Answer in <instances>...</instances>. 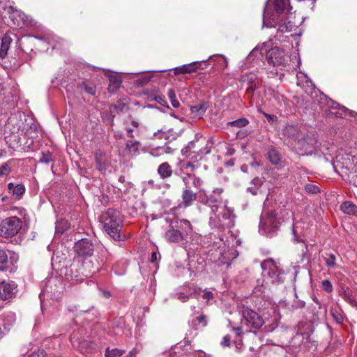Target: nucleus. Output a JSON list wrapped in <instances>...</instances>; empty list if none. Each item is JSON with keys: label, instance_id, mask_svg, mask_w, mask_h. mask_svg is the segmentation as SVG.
I'll return each instance as SVG.
<instances>
[{"label": "nucleus", "instance_id": "obj_1", "mask_svg": "<svg viewBox=\"0 0 357 357\" xmlns=\"http://www.w3.org/2000/svg\"><path fill=\"white\" fill-rule=\"evenodd\" d=\"M291 10L289 0H268L264 10L263 27L278 26L276 38L278 40H280V33H291L290 36L300 35L296 31V23L292 21L295 16Z\"/></svg>", "mask_w": 357, "mask_h": 357}, {"label": "nucleus", "instance_id": "obj_2", "mask_svg": "<svg viewBox=\"0 0 357 357\" xmlns=\"http://www.w3.org/2000/svg\"><path fill=\"white\" fill-rule=\"evenodd\" d=\"M222 190L217 188L207 198L206 204L211 208L209 224L215 228H231L234 226L235 215L233 210L222 204L220 195Z\"/></svg>", "mask_w": 357, "mask_h": 357}, {"label": "nucleus", "instance_id": "obj_3", "mask_svg": "<svg viewBox=\"0 0 357 357\" xmlns=\"http://www.w3.org/2000/svg\"><path fill=\"white\" fill-rule=\"evenodd\" d=\"M105 231L114 240L120 241V231L123 220L119 211L109 208L101 216Z\"/></svg>", "mask_w": 357, "mask_h": 357}, {"label": "nucleus", "instance_id": "obj_4", "mask_svg": "<svg viewBox=\"0 0 357 357\" xmlns=\"http://www.w3.org/2000/svg\"><path fill=\"white\" fill-rule=\"evenodd\" d=\"M208 142L204 138L199 140L192 141L184 147L181 152L185 158L192 162H197L202 159V158L210 153L211 149L208 147Z\"/></svg>", "mask_w": 357, "mask_h": 357}, {"label": "nucleus", "instance_id": "obj_5", "mask_svg": "<svg viewBox=\"0 0 357 357\" xmlns=\"http://www.w3.org/2000/svg\"><path fill=\"white\" fill-rule=\"evenodd\" d=\"M291 146H294L296 152L302 155H311L315 153L319 143L314 134L307 135L303 137L298 134L296 138H291Z\"/></svg>", "mask_w": 357, "mask_h": 357}, {"label": "nucleus", "instance_id": "obj_6", "mask_svg": "<svg viewBox=\"0 0 357 357\" xmlns=\"http://www.w3.org/2000/svg\"><path fill=\"white\" fill-rule=\"evenodd\" d=\"M280 225L281 221L278 219V213L275 211L264 212L261 216L259 231L263 235L272 237Z\"/></svg>", "mask_w": 357, "mask_h": 357}, {"label": "nucleus", "instance_id": "obj_7", "mask_svg": "<svg viewBox=\"0 0 357 357\" xmlns=\"http://www.w3.org/2000/svg\"><path fill=\"white\" fill-rule=\"evenodd\" d=\"M262 268V275L265 284L262 286H268L270 284L279 283L281 281L282 272L276 261L271 259L264 260L261 264Z\"/></svg>", "mask_w": 357, "mask_h": 357}, {"label": "nucleus", "instance_id": "obj_8", "mask_svg": "<svg viewBox=\"0 0 357 357\" xmlns=\"http://www.w3.org/2000/svg\"><path fill=\"white\" fill-rule=\"evenodd\" d=\"M22 227V222L19 218H7L0 222V236L5 238L13 237L18 234Z\"/></svg>", "mask_w": 357, "mask_h": 357}, {"label": "nucleus", "instance_id": "obj_9", "mask_svg": "<svg viewBox=\"0 0 357 357\" xmlns=\"http://www.w3.org/2000/svg\"><path fill=\"white\" fill-rule=\"evenodd\" d=\"M266 58L268 63L282 68L289 66V62L292 61V59L286 53L285 50L278 47L269 50L266 54Z\"/></svg>", "mask_w": 357, "mask_h": 357}, {"label": "nucleus", "instance_id": "obj_10", "mask_svg": "<svg viewBox=\"0 0 357 357\" xmlns=\"http://www.w3.org/2000/svg\"><path fill=\"white\" fill-rule=\"evenodd\" d=\"M242 315V322L249 327L259 328L264 324L263 318L256 312L248 307H243Z\"/></svg>", "mask_w": 357, "mask_h": 357}, {"label": "nucleus", "instance_id": "obj_11", "mask_svg": "<svg viewBox=\"0 0 357 357\" xmlns=\"http://www.w3.org/2000/svg\"><path fill=\"white\" fill-rule=\"evenodd\" d=\"M74 250L78 256L86 257L92 255L94 251V248L91 241L86 238H82L75 243Z\"/></svg>", "mask_w": 357, "mask_h": 357}, {"label": "nucleus", "instance_id": "obj_12", "mask_svg": "<svg viewBox=\"0 0 357 357\" xmlns=\"http://www.w3.org/2000/svg\"><path fill=\"white\" fill-rule=\"evenodd\" d=\"M326 104L331 109V113L336 117L347 118L348 116H353V112L344 106L340 105L337 102H335L331 99L327 100Z\"/></svg>", "mask_w": 357, "mask_h": 357}, {"label": "nucleus", "instance_id": "obj_13", "mask_svg": "<svg viewBox=\"0 0 357 357\" xmlns=\"http://www.w3.org/2000/svg\"><path fill=\"white\" fill-rule=\"evenodd\" d=\"M17 285L14 282H0V300L11 298L15 294Z\"/></svg>", "mask_w": 357, "mask_h": 357}, {"label": "nucleus", "instance_id": "obj_14", "mask_svg": "<svg viewBox=\"0 0 357 357\" xmlns=\"http://www.w3.org/2000/svg\"><path fill=\"white\" fill-rule=\"evenodd\" d=\"M15 321L14 313L9 312L0 317V335L7 332Z\"/></svg>", "mask_w": 357, "mask_h": 357}, {"label": "nucleus", "instance_id": "obj_15", "mask_svg": "<svg viewBox=\"0 0 357 357\" xmlns=\"http://www.w3.org/2000/svg\"><path fill=\"white\" fill-rule=\"evenodd\" d=\"M71 342L73 346L82 354H91L93 351V344L89 340H79L75 337H71Z\"/></svg>", "mask_w": 357, "mask_h": 357}, {"label": "nucleus", "instance_id": "obj_16", "mask_svg": "<svg viewBox=\"0 0 357 357\" xmlns=\"http://www.w3.org/2000/svg\"><path fill=\"white\" fill-rule=\"evenodd\" d=\"M95 158L97 169L101 172H105L109 165L107 155L100 151H97L95 153Z\"/></svg>", "mask_w": 357, "mask_h": 357}, {"label": "nucleus", "instance_id": "obj_17", "mask_svg": "<svg viewBox=\"0 0 357 357\" xmlns=\"http://www.w3.org/2000/svg\"><path fill=\"white\" fill-rule=\"evenodd\" d=\"M183 181L187 188L192 186L199 189L203 184V181L199 177L190 173H186V175L183 177Z\"/></svg>", "mask_w": 357, "mask_h": 357}, {"label": "nucleus", "instance_id": "obj_18", "mask_svg": "<svg viewBox=\"0 0 357 357\" xmlns=\"http://www.w3.org/2000/svg\"><path fill=\"white\" fill-rule=\"evenodd\" d=\"M199 66V62L195 61L190 63L184 64L174 68V75L188 74L195 72Z\"/></svg>", "mask_w": 357, "mask_h": 357}, {"label": "nucleus", "instance_id": "obj_19", "mask_svg": "<svg viewBox=\"0 0 357 357\" xmlns=\"http://www.w3.org/2000/svg\"><path fill=\"white\" fill-rule=\"evenodd\" d=\"M165 237L169 242L179 243L183 240V236L178 230L174 229L172 226L165 233Z\"/></svg>", "mask_w": 357, "mask_h": 357}, {"label": "nucleus", "instance_id": "obj_20", "mask_svg": "<svg viewBox=\"0 0 357 357\" xmlns=\"http://www.w3.org/2000/svg\"><path fill=\"white\" fill-rule=\"evenodd\" d=\"M12 42L11 38L8 35H4L0 43V57L3 59L6 56L8 51Z\"/></svg>", "mask_w": 357, "mask_h": 357}, {"label": "nucleus", "instance_id": "obj_21", "mask_svg": "<svg viewBox=\"0 0 357 357\" xmlns=\"http://www.w3.org/2000/svg\"><path fill=\"white\" fill-rule=\"evenodd\" d=\"M177 133L171 129L167 130H159L158 132L154 133V137L155 138H164L167 141L175 139L177 137Z\"/></svg>", "mask_w": 357, "mask_h": 357}, {"label": "nucleus", "instance_id": "obj_22", "mask_svg": "<svg viewBox=\"0 0 357 357\" xmlns=\"http://www.w3.org/2000/svg\"><path fill=\"white\" fill-rule=\"evenodd\" d=\"M207 107L206 104L201 103L190 107V114L194 119H200L206 112Z\"/></svg>", "mask_w": 357, "mask_h": 357}, {"label": "nucleus", "instance_id": "obj_23", "mask_svg": "<svg viewBox=\"0 0 357 357\" xmlns=\"http://www.w3.org/2000/svg\"><path fill=\"white\" fill-rule=\"evenodd\" d=\"M278 213V219L281 221V224L285 222L294 221V213L289 208L281 209Z\"/></svg>", "mask_w": 357, "mask_h": 357}, {"label": "nucleus", "instance_id": "obj_24", "mask_svg": "<svg viewBox=\"0 0 357 357\" xmlns=\"http://www.w3.org/2000/svg\"><path fill=\"white\" fill-rule=\"evenodd\" d=\"M197 198L196 193L193 192L190 189H185L183 192L182 199L185 206H189L192 204V202Z\"/></svg>", "mask_w": 357, "mask_h": 357}, {"label": "nucleus", "instance_id": "obj_25", "mask_svg": "<svg viewBox=\"0 0 357 357\" xmlns=\"http://www.w3.org/2000/svg\"><path fill=\"white\" fill-rule=\"evenodd\" d=\"M9 191L16 197H20L25 192V187L23 184L19 183L15 185L13 183L8 184Z\"/></svg>", "mask_w": 357, "mask_h": 357}, {"label": "nucleus", "instance_id": "obj_26", "mask_svg": "<svg viewBox=\"0 0 357 357\" xmlns=\"http://www.w3.org/2000/svg\"><path fill=\"white\" fill-rule=\"evenodd\" d=\"M158 173L160 177L164 179L172 176V170L167 162H163L158 167Z\"/></svg>", "mask_w": 357, "mask_h": 357}, {"label": "nucleus", "instance_id": "obj_27", "mask_svg": "<svg viewBox=\"0 0 357 357\" xmlns=\"http://www.w3.org/2000/svg\"><path fill=\"white\" fill-rule=\"evenodd\" d=\"M340 208L344 213L357 215V207L351 202H344L342 204Z\"/></svg>", "mask_w": 357, "mask_h": 357}, {"label": "nucleus", "instance_id": "obj_28", "mask_svg": "<svg viewBox=\"0 0 357 357\" xmlns=\"http://www.w3.org/2000/svg\"><path fill=\"white\" fill-rule=\"evenodd\" d=\"M139 146V142L136 140L130 139L128 140L126 143V149L131 155H136L137 153H138Z\"/></svg>", "mask_w": 357, "mask_h": 357}, {"label": "nucleus", "instance_id": "obj_29", "mask_svg": "<svg viewBox=\"0 0 357 357\" xmlns=\"http://www.w3.org/2000/svg\"><path fill=\"white\" fill-rule=\"evenodd\" d=\"M83 266L84 272H82V274L85 277H88L89 275L96 273L99 271V266L93 267L92 261L84 263Z\"/></svg>", "mask_w": 357, "mask_h": 357}, {"label": "nucleus", "instance_id": "obj_30", "mask_svg": "<svg viewBox=\"0 0 357 357\" xmlns=\"http://www.w3.org/2000/svg\"><path fill=\"white\" fill-rule=\"evenodd\" d=\"M268 157L273 165H278L280 162V155L275 149H270L268 151Z\"/></svg>", "mask_w": 357, "mask_h": 357}, {"label": "nucleus", "instance_id": "obj_31", "mask_svg": "<svg viewBox=\"0 0 357 357\" xmlns=\"http://www.w3.org/2000/svg\"><path fill=\"white\" fill-rule=\"evenodd\" d=\"M191 324L196 326V328H204L207 325L206 317L204 315H199L193 319Z\"/></svg>", "mask_w": 357, "mask_h": 357}, {"label": "nucleus", "instance_id": "obj_32", "mask_svg": "<svg viewBox=\"0 0 357 357\" xmlns=\"http://www.w3.org/2000/svg\"><path fill=\"white\" fill-rule=\"evenodd\" d=\"M324 261L328 268H334L336 266V257L333 254H326L324 257Z\"/></svg>", "mask_w": 357, "mask_h": 357}, {"label": "nucleus", "instance_id": "obj_33", "mask_svg": "<svg viewBox=\"0 0 357 357\" xmlns=\"http://www.w3.org/2000/svg\"><path fill=\"white\" fill-rule=\"evenodd\" d=\"M249 123L248 120L246 118H241L233 121L228 123V125L232 127L243 128L246 126Z\"/></svg>", "mask_w": 357, "mask_h": 357}, {"label": "nucleus", "instance_id": "obj_34", "mask_svg": "<svg viewBox=\"0 0 357 357\" xmlns=\"http://www.w3.org/2000/svg\"><path fill=\"white\" fill-rule=\"evenodd\" d=\"M124 354L123 350H121L119 349H109L107 348L105 350V357H119Z\"/></svg>", "mask_w": 357, "mask_h": 357}, {"label": "nucleus", "instance_id": "obj_35", "mask_svg": "<svg viewBox=\"0 0 357 357\" xmlns=\"http://www.w3.org/2000/svg\"><path fill=\"white\" fill-rule=\"evenodd\" d=\"M331 314L332 317H333L334 320L338 323L340 324L343 321V315L340 310L337 308H333L332 307L331 310Z\"/></svg>", "mask_w": 357, "mask_h": 357}, {"label": "nucleus", "instance_id": "obj_36", "mask_svg": "<svg viewBox=\"0 0 357 357\" xmlns=\"http://www.w3.org/2000/svg\"><path fill=\"white\" fill-rule=\"evenodd\" d=\"M8 258L6 252L0 250V271L6 270L5 264L8 262Z\"/></svg>", "mask_w": 357, "mask_h": 357}, {"label": "nucleus", "instance_id": "obj_37", "mask_svg": "<svg viewBox=\"0 0 357 357\" xmlns=\"http://www.w3.org/2000/svg\"><path fill=\"white\" fill-rule=\"evenodd\" d=\"M305 190L310 193L316 194L319 192V186L314 183H307L305 185Z\"/></svg>", "mask_w": 357, "mask_h": 357}, {"label": "nucleus", "instance_id": "obj_38", "mask_svg": "<svg viewBox=\"0 0 357 357\" xmlns=\"http://www.w3.org/2000/svg\"><path fill=\"white\" fill-rule=\"evenodd\" d=\"M181 169L185 171L186 173L188 172H193L195 169V166L191 162H183L181 166Z\"/></svg>", "mask_w": 357, "mask_h": 357}, {"label": "nucleus", "instance_id": "obj_39", "mask_svg": "<svg viewBox=\"0 0 357 357\" xmlns=\"http://www.w3.org/2000/svg\"><path fill=\"white\" fill-rule=\"evenodd\" d=\"M192 293L190 292V293H188V294H185L184 292H179V293H177L176 294V297L181 301L182 302H185L187 300L189 299V298L192 296Z\"/></svg>", "mask_w": 357, "mask_h": 357}, {"label": "nucleus", "instance_id": "obj_40", "mask_svg": "<svg viewBox=\"0 0 357 357\" xmlns=\"http://www.w3.org/2000/svg\"><path fill=\"white\" fill-rule=\"evenodd\" d=\"M321 287L323 289L327 292H331L333 291V285L328 280H324L322 282Z\"/></svg>", "mask_w": 357, "mask_h": 357}, {"label": "nucleus", "instance_id": "obj_41", "mask_svg": "<svg viewBox=\"0 0 357 357\" xmlns=\"http://www.w3.org/2000/svg\"><path fill=\"white\" fill-rule=\"evenodd\" d=\"M52 160V155L49 151L47 153H43L42 155V157L40 159V162L47 163V164L49 163Z\"/></svg>", "mask_w": 357, "mask_h": 357}, {"label": "nucleus", "instance_id": "obj_42", "mask_svg": "<svg viewBox=\"0 0 357 357\" xmlns=\"http://www.w3.org/2000/svg\"><path fill=\"white\" fill-rule=\"evenodd\" d=\"M110 84L114 85L115 88H119L121 84V80L117 77H111L109 78Z\"/></svg>", "mask_w": 357, "mask_h": 357}, {"label": "nucleus", "instance_id": "obj_43", "mask_svg": "<svg viewBox=\"0 0 357 357\" xmlns=\"http://www.w3.org/2000/svg\"><path fill=\"white\" fill-rule=\"evenodd\" d=\"M18 261V256L15 254V253H12L10 256V262L12 264L13 266H14V264L15 263H17ZM16 270V267L13 266L10 270V272H13V271H15Z\"/></svg>", "mask_w": 357, "mask_h": 357}, {"label": "nucleus", "instance_id": "obj_44", "mask_svg": "<svg viewBox=\"0 0 357 357\" xmlns=\"http://www.w3.org/2000/svg\"><path fill=\"white\" fill-rule=\"evenodd\" d=\"M84 89L86 93L91 95H94L96 93V88L93 84H84Z\"/></svg>", "mask_w": 357, "mask_h": 357}, {"label": "nucleus", "instance_id": "obj_45", "mask_svg": "<svg viewBox=\"0 0 357 357\" xmlns=\"http://www.w3.org/2000/svg\"><path fill=\"white\" fill-rule=\"evenodd\" d=\"M10 172V169L8 164H4L0 167V175H8Z\"/></svg>", "mask_w": 357, "mask_h": 357}, {"label": "nucleus", "instance_id": "obj_46", "mask_svg": "<svg viewBox=\"0 0 357 357\" xmlns=\"http://www.w3.org/2000/svg\"><path fill=\"white\" fill-rule=\"evenodd\" d=\"M61 225L67 227L68 223L66 221H61V222H57L56 225V231L57 233H62L63 231V230L60 229V226H61Z\"/></svg>", "mask_w": 357, "mask_h": 357}, {"label": "nucleus", "instance_id": "obj_47", "mask_svg": "<svg viewBox=\"0 0 357 357\" xmlns=\"http://www.w3.org/2000/svg\"><path fill=\"white\" fill-rule=\"evenodd\" d=\"M181 227L183 228L188 229V231H191V225L189 221L187 220H180Z\"/></svg>", "mask_w": 357, "mask_h": 357}, {"label": "nucleus", "instance_id": "obj_48", "mask_svg": "<svg viewBox=\"0 0 357 357\" xmlns=\"http://www.w3.org/2000/svg\"><path fill=\"white\" fill-rule=\"evenodd\" d=\"M221 344L223 347H227L230 344V337L229 335H225L221 341Z\"/></svg>", "mask_w": 357, "mask_h": 357}, {"label": "nucleus", "instance_id": "obj_49", "mask_svg": "<svg viewBox=\"0 0 357 357\" xmlns=\"http://www.w3.org/2000/svg\"><path fill=\"white\" fill-rule=\"evenodd\" d=\"M202 297L206 300H210L213 298V294L211 291L205 290Z\"/></svg>", "mask_w": 357, "mask_h": 357}, {"label": "nucleus", "instance_id": "obj_50", "mask_svg": "<svg viewBox=\"0 0 357 357\" xmlns=\"http://www.w3.org/2000/svg\"><path fill=\"white\" fill-rule=\"evenodd\" d=\"M45 354L43 351H37L33 352L29 357H44Z\"/></svg>", "mask_w": 357, "mask_h": 357}, {"label": "nucleus", "instance_id": "obj_51", "mask_svg": "<svg viewBox=\"0 0 357 357\" xmlns=\"http://www.w3.org/2000/svg\"><path fill=\"white\" fill-rule=\"evenodd\" d=\"M264 115L266 117L268 121H269V122L273 123L277 120V117L275 115H271V114H264Z\"/></svg>", "mask_w": 357, "mask_h": 357}, {"label": "nucleus", "instance_id": "obj_52", "mask_svg": "<svg viewBox=\"0 0 357 357\" xmlns=\"http://www.w3.org/2000/svg\"><path fill=\"white\" fill-rule=\"evenodd\" d=\"M158 151H160V154L163 153H169L172 152V150L169 147L159 148Z\"/></svg>", "mask_w": 357, "mask_h": 357}, {"label": "nucleus", "instance_id": "obj_53", "mask_svg": "<svg viewBox=\"0 0 357 357\" xmlns=\"http://www.w3.org/2000/svg\"><path fill=\"white\" fill-rule=\"evenodd\" d=\"M261 47L260 45H257L253 50L252 52L250 53V56H252V55H255L257 56V54L258 52H261ZM260 54H262L261 52H259Z\"/></svg>", "mask_w": 357, "mask_h": 357}, {"label": "nucleus", "instance_id": "obj_54", "mask_svg": "<svg viewBox=\"0 0 357 357\" xmlns=\"http://www.w3.org/2000/svg\"><path fill=\"white\" fill-rule=\"evenodd\" d=\"M168 97H169L170 100L176 98V93H175V92H174V91L173 89H169L168 91Z\"/></svg>", "mask_w": 357, "mask_h": 357}, {"label": "nucleus", "instance_id": "obj_55", "mask_svg": "<svg viewBox=\"0 0 357 357\" xmlns=\"http://www.w3.org/2000/svg\"><path fill=\"white\" fill-rule=\"evenodd\" d=\"M171 101V103L172 105V106L174 107V108H178L179 106H180V103L179 102L176 100V98L174 99V100H170Z\"/></svg>", "mask_w": 357, "mask_h": 357}, {"label": "nucleus", "instance_id": "obj_56", "mask_svg": "<svg viewBox=\"0 0 357 357\" xmlns=\"http://www.w3.org/2000/svg\"><path fill=\"white\" fill-rule=\"evenodd\" d=\"M158 254L156 252H153L151 257V262L153 263L157 260Z\"/></svg>", "mask_w": 357, "mask_h": 357}, {"label": "nucleus", "instance_id": "obj_57", "mask_svg": "<svg viewBox=\"0 0 357 357\" xmlns=\"http://www.w3.org/2000/svg\"><path fill=\"white\" fill-rule=\"evenodd\" d=\"M79 274H76L75 275H70L72 280H75L76 282H81L82 281V278H79Z\"/></svg>", "mask_w": 357, "mask_h": 357}, {"label": "nucleus", "instance_id": "obj_58", "mask_svg": "<svg viewBox=\"0 0 357 357\" xmlns=\"http://www.w3.org/2000/svg\"><path fill=\"white\" fill-rule=\"evenodd\" d=\"M235 153V149L232 147H229L227 149V155H231Z\"/></svg>", "mask_w": 357, "mask_h": 357}, {"label": "nucleus", "instance_id": "obj_59", "mask_svg": "<svg viewBox=\"0 0 357 357\" xmlns=\"http://www.w3.org/2000/svg\"><path fill=\"white\" fill-rule=\"evenodd\" d=\"M234 331L236 332L237 335H240L241 333V328L240 327L234 328Z\"/></svg>", "mask_w": 357, "mask_h": 357}, {"label": "nucleus", "instance_id": "obj_60", "mask_svg": "<svg viewBox=\"0 0 357 357\" xmlns=\"http://www.w3.org/2000/svg\"><path fill=\"white\" fill-rule=\"evenodd\" d=\"M135 354H136V352L135 350H132L129 352L128 355L127 356V357H135Z\"/></svg>", "mask_w": 357, "mask_h": 357}, {"label": "nucleus", "instance_id": "obj_61", "mask_svg": "<svg viewBox=\"0 0 357 357\" xmlns=\"http://www.w3.org/2000/svg\"><path fill=\"white\" fill-rule=\"evenodd\" d=\"M248 190L250 191L252 195H257V190H252L251 188H248Z\"/></svg>", "mask_w": 357, "mask_h": 357}, {"label": "nucleus", "instance_id": "obj_62", "mask_svg": "<svg viewBox=\"0 0 357 357\" xmlns=\"http://www.w3.org/2000/svg\"><path fill=\"white\" fill-rule=\"evenodd\" d=\"M252 182L254 183V184L257 185V184H259L260 185L261 184V181L259 178H256L255 179H253Z\"/></svg>", "mask_w": 357, "mask_h": 357}, {"label": "nucleus", "instance_id": "obj_63", "mask_svg": "<svg viewBox=\"0 0 357 357\" xmlns=\"http://www.w3.org/2000/svg\"><path fill=\"white\" fill-rule=\"evenodd\" d=\"M244 136H245L244 132H238L237 133V137H238L242 138V137H243Z\"/></svg>", "mask_w": 357, "mask_h": 357}, {"label": "nucleus", "instance_id": "obj_64", "mask_svg": "<svg viewBox=\"0 0 357 357\" xmlns=\"http://www.w3.org/2000/svg\"><path fill=\"white\" fill-rule=\"evenodd\" d=\"M104 296L106 297V298H109L111 294L109 291H104Z\"/></svg>", "mask_w": 357, "mask_h": 357}]
</instances>
